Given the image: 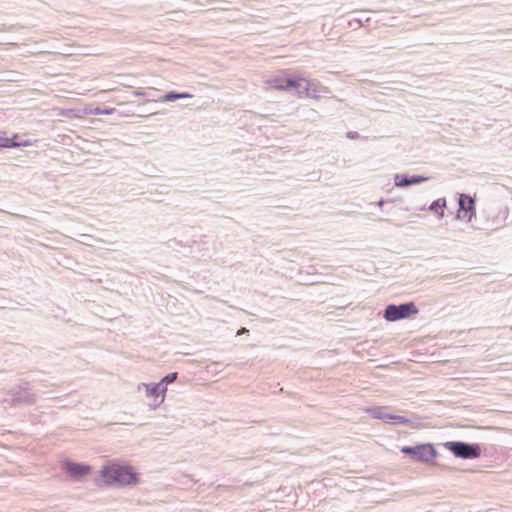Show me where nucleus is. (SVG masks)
<instances>
[{"mask_svg": "<svg viewBox=\"0 0 512 512\" xmlns=\"http://www.w3.org/2000/svg\"><path fill=\"white\" fill-rule=\"evenodd\" d=\"M114 111V109H105V110H101V109H96L94 114L96 115H109L111 114L112 112Z\"/></svg>", "mask_w": 512, "mask_h": 512, "instance_id": "21", "label": "nucleus"}, {"mask_svg": "<svg viewBox=\"0 0 512 512\" xmlns=\"http://www.w3.org/2000/svg\"><path fill=\"white\" fill-rule=\"evenodd\" d=\"M391 424L406 425L411 424L412 421L400 415L391 414Z\"/></svg>", "mask_w": 512, "mask_h": 512, "instance_id": "16", "label": "nucleus"}, {"mask_svg": "<svg viewBox=\"0 0 512 512\" xmlns=\"http://www.w3.org/2000/svg\"><path fill=\"white\" fill-rule=\"evenodd\" d=\"M81 238L82 240L80 241L81 243L83 244H86V245H92V241L95 240L91 235H87V234H82L81 235Z\"/></svg>", "mask_w": 512, "mask_h": 512, "instance_id": "20", "label": "nucleus"}, {"mask_svg": "<svg viewBox=\"0 0 512 512\" xmlns=\"http://www.w3.org/2000/svg\"><path fill=\"white\" fill-rule=\"evenodd\" d=\"M370 20L369 17H358V18H353L351 20H349L348 22V25L350 28H353V29H357L359 27H361L363 25L364 22H368Z\"/></svg>", "mask_w": 512, "mask_h": 512, "instance_id": "14", "label": "nucleus"}, {"mask_svg": "<svg viewBox=\"0 0 512 512\" xmlns=\"http://www.w3.org/2000/svg\"><path fill=\"white\" fill-rule=\"evenodd\" d=\"M418 312L414 303H404L400 305L390 304L385 308L384 318L387 321H397L409 317Z\"/></svg>", "mask_w": 512, "mask_h": 512, "instance_id": "5", "label": "nucleus"}, {"mask_svg": "<svg viewBox=\"0 0 512 512\" xmlns=\"http://www.w3.org/2000/svg\"><path fill=\"white\" fill-rule=\"evenodd\" d=\"M177 377H178V373L177 372H173V373H169L166 376H164L161 379V381L168 385V384H171V383L175 382Z\"/></svg>", "mask_w": 512, "mask_h": 512, "instance_id": "19", "label": "nucleus"}, {"mask_svg": "<svg viewBox=\"0 0 512 512\" xmlns=\"http://www.w3.org/2000/svg\"><path fill=\"white\" fill-rule=\"evenodd\" d=\"M161 397V401L164 402L167 392V384L163 383L162 381L158 383H153Z\"/></svg>", "mask_w": 512, "mask_h": 512, "instance_id": "18", "label": "nucleus"}, {"mask_svg": "<svg viewBox=\"0 0 512 512\" xmlns=\"http://www.w3.org/2000/svg\"><path fill=\"white\" fill-rule=\"evenodd\" d=\"M461 211L470 212V215L468 217V221H471L473 215L475 214V208H474V200L470 196L466 194H460L459 197V211L457 214L458 218H461Z\"/></svg>", "mask_w": 512, "mask_h": 512, "instance_id": "8", "label": "nucleus"}, {"mask_svg": "<svg viewBox=\"0 0 512 512\" xmlns=\"http://www.w3.org/2000/svg\"><path fill=\"white\" fill-rule=\"evenodd\" d=\"M101 476L108 485H135L138 483L137 473L130 466L111 464L101 469Z\"/></svg>", "mask_w": 512, "mask_h": 512, "instance_id": "1", "label": "nucleus"}, {"mask_svg": "<svg viewBox=\"0 0 512 512\" xmlns=\"http://www.w3.org/2000/svg\"><path fill=\"white\" fill-rule=\"evenodd\" d=\"M30 143L28 141L17 142L15 139L10 138H0V147L10 148V147H20V146H28Z\"/></svg>", "mask_w": 512, "mask_h": 512, "instance_id": "12", "label": "nucleus"}, {"mask_svg": "<svg viewBox=\"0 0 512 512\" xmlns=\"http://www.w3.org/2000/svg\"><path fill=\"white\" fill-rule=\"evenodd\" d=\"M446 199L445 198H439L431 203L428 210L437 214L439 218L444 217V208L446 207Z\"/></svg>", "mask_w": 512, "mask_h": 512, "instance_id": "11", "label": "nucleus"}, {"mask_svg": "<svg viewBox=\"0 0 512 512\" xmlns=\"http://www.w3.org/2000/svg\"><path fill=\"white\" fill-rule=\"evenodd\" d=\"M192 95L188 93H176V92H168L163 96V101L171 102L177 99L191 98Z\"/></svg>", "mask_w": 512, "mask_h": 512, "instance_id": "13", "label": "nucleus"}, {"mask_svg": "<svg viewBox=\"0 0 512 512\" xmlns=\"http://www.w3.org/2000/svg\"><path fill=\"white\" fill-rule=\"evenodd\" d=\"M444 447L456 457L462 459H475L481 455V448L478 444H470L461 441L445 442Z\"/></svg>", "mask_w": 512, "mask_h": 512, "instance_id": "3", "label": "nucleus"}, {"mask_svg": "<svg viewBox=\"0 0 512 512\" xmlns=\"http://www.w3.org/2000/svg\"><path fill=\"white\" fill-rule=\"evenodd\" d=\"M429 178L424 176H411L397 174L395 176V184L398 187H408L413 184H420L427 181Z\"/></svg>", "mask_w": 512, "mask_h": 512, "instance_id": "9", "label": "nucleus"}, {"mask_svg": "<svg viewBox=\"0 0 512 512\" xmlns=\"http://www.w3.org/2000/svg\"><path fill=\"white\" fill-rule=\"evenodd\" d=\"M246 331H247V330H246L245 328H242V329L238 332V334H244V332H246Z\"/></svg>", "mask_w": 512, "mask_h": 512, "instance_id": "23", "label": "nucleus"}, {"mask_svg": "<svg viewBox=\"0 0 512 512\" xmlns=\"http://www.w3.org/2000/svg\"><path fill=\"white\" fill-rule=\"evenodd\" d=\"M366 412L373 418L383 420L386 423L391 422V413L388 412L386 407H372L367 408Z\"/></svg>", "mask_w": 512, "mask_h": 512, "instance_id": "10", "label": "nucleus"}, {"mask_svg": "<svg viewBox=\"0 0 512 512\" xmlns=\"http://www.w3.org/2000/svg\"><path fill=\"white\" fill-rule=\"evenodd\" d=\"M352 13L365 14V13H367V11L366 10H356V11H353Z\"/></svg>", "mask_w": 512, "mask_h": 512, "instance_id": "22", "label": "nucleus"}, {"mask_svg": "<svg viewBox=\"0 0 512 512\" xmlns=\"http://www.w3.org/2000/svg\"><path fill=\"white\" fill-rule=\"evenodd\" d=\"M63 469L73 478L79 479L82 476L86 475L90 471V467L88 465L74 463L71 461L63 462Z\"/></svg>", "mask_w": 512, "mask_h": 512, "instance_id": "7", "label": "nucleus"}, {"mask_svg": "<svg viewBox=\"0 0 512 512\" xmlns=\"http://www.w3.org/2000/svg\"><path fill=\"white\" fill-rule=\"evenodd\" d=\"M383 204H384V201H383V200H381V201H379V202H378V205H379V206H382Z\"/></svg>", "mask_w": 512, "mask_h": 512, "instance_id": "24", "label": "nucleus"}, {"mask_svg": "<svg viewBox=\"0 0 512 512\" xmlns=\"http://www.w3.org/2000/svg\"><path fill=\"white\" fill-rule=\"evenodd\" d=\"M138 391L144 390L146 397L151 399V402L149 403V407L153 410L157 409L163 401H161V397L153 383L147 384V383H140L137 387Z\"/></svg>", "mask_w": 512, "mask_h": 512, "instance_id": "6", "label": "nucleus"}, {"mask_svg": "<svg viewBox=\"0 0 512 512\" xmlns=\"http://www.w3.org/2000/svg\"><path fill=\"white\" fill-rule=\"evenodd\" d=\"M401 452L410 455L412 459L416 461L424 463L432 462L437 456L435 447L430 443L420 444L414 447L404 446L401 448Z\"/></svg>", "mask_w": 512, "mask_h": 512, "instance_id": "4", "label": "nucleus"}, {"mask_svg": "<svg viewBox=\"0 0 512 512\" xmlns=\"http://www.w3.org/2000/svg\"><path fill=\"white\" fill-rule=\"evenodd\" d=\"M285 88H295L297 90V95L300 98L309 97L318 99L320 98L321 94L327 92L326 88L321 86L319 83L305 78H289L286 81Z\"/></svg>", "mask_w": 512, "mask_h": 512, "instance_id": "2", "label": "nucleus"}, {"mask_svg": "<svg viewBox=\"0 0 512 512\" xmlns=\"http://www.w3.org/2000/svg\"><path fill=\"white\" fill-rule=\"evenodd\" d=\"M36 400V397L32 393H26L24 396H18L15 398V401L18 403H25V404H33Z\"/></svg>", "mask_w": 512, "mask_h": 512, "instance_id": "15", "label": "nucleus"}, {"mask_svg": "<svg viewBox=\"0 0 512 512\" xmlns=\"http://www.w3.org/2000/svg\"><path fill=\"white\" fill-rule=\"evenodd\" d=\"M287 80L288 79L284 80V79H281V78H275V79L270 81V84L272 85V87H274L276 89L288 90L289 88H285Z\"/></svg>", "mask_w": 512, "mask_h": 512, "instance_id": "17", "label": "nucleus"}]
</instances>
